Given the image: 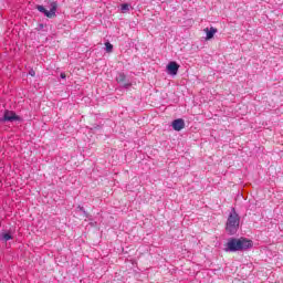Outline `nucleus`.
Masks as SVG:
<instances>
[{"instance_id": "nucleus-1", "label": "nucleus", "mask_w": 283, "mask_h": 283, "mask_svg": "<svg viewBox=\"0 0 283 283\" xmlns=\"http://www.w3.org/2000/svg\"><path fill=\"white\" fill-rule=\"evenodd\" d=\"M253 247V241L240 238H230L226 243L224 251L227 253H235L237 251H247V249H251Z\"/></svg>"}, {"instance_id": "nucleus-2", "label": "nucleus", "mask_w": 283, "mask_h": 283, "mask_svg": "<svg viewBox=\"0 0 283 283\" xmlns=\"http://www.w3.org/2000/svg\"><path fill=\"white\" fill-rule=\"evenodd\" d=\"M239 229H240V214L235 212V208H232L226 223V231L227 233H229V235H235Z\"/></svg>"}, {"instance_id": "nucleus-3", "label": "nucleus", "mask_w": 283, "mask_h": 283, "mask_svg": "<svg viewBox=\"0 0 283 283\" xmlns=\"http://www.w3.org/2000/svg\"><path fill=\"white\" fill-rule=\"evenodd\" d=\"M21 120H22L21 116L17 115L14 111L6 109L3 113V116L0 117V125H3L6 123H14V122L21 123Z\"/></svg>"}, {"instance_id": "nucleus-4", "label": "nucleus", "mask_w": 283, "mask_h": 283, "mask_svg": "<svg viewBox=\"0 0 283 283\" xmlns=\"http://www.w3.org/2000/svg\"><path fill=\"white\" fill-rule=\"evenodd\" d=\"M56 8H59V3H56L55 1L51 2V9L50 11H48V9H45V7L39 4L36 7V10L39 12H42V14H44L45 17H48V19H52V17L56 15Z\"/></svg>"}, {"instance_id": "nucleus-5", "label": "nucleus", "mask_w": 283, "mask_h": 283, "mask_svg": "<svg viewBox=\"0 0 283 283\" xmlns=\"http://www.w3.org/2000/svg\"><path fill=\"white\" fill-rule=\"evenodd\" d=\"M178 70H180V65H178L177 62H169L166 66V72L170 76H176V74H178Z\"/></svg>"}, {"instance_id": "nucleus-6", "label": "nucleus", "mask_w": 283, "mask_h": 283, "mask_svg": "<svg viewBox=\"0 0 283 283\" xmlns=\"http://www.w3.org/2000/svg\"><path fill=\"white\" fill-rule=\"evenodd\" d=\"M116 81L117 83H120V85H123V87H125L126 90L132 87V83H126L127 76H125V73H118L116 76Z\"/></svg>"}, {"instance_id": "nucleus-7", "label": "nucleus", "mask_w": 283, "mask_h": 283, "mask_svg": "<svg viewBox=\"0 0 283 283\" xmlns=\"http://www.w3.org/2000/svg\"><path fill=\"white\" fill-rule=\"evenodd\" d=\"M172 129H175V132H181V129H185V119L182 118H178L175 119L171 124Z\"/></svg>"}, {"instance_id": "nucleus-8", "label": "nucleus", "mask_w": 283, "mask_h": 283, "mask_svg": "<svg viewBox=\"0 0 283 283\" xmlns=\"http://www.w3.org/2000/svg\"><path fill=\"white\" fill-rule=\"evenodd\" d=\"M205 32L207 33V38L206 39L209 41V40L213 39L214 34L218 32V29H216L213 27H211L210 29L206 28Z\"/></svg>"}, {"instance_id": "nucleus-9", "label": "nucleus", "mask_w": 283, "mask_h": 283, "mask_svg": "<svg viewBox=\"0 0 283 283\" xmlns=\"http://www.w3.org/2000/svg\"><path fill=\"white\" fill-rule=\"evenodd\" d=\"M0 240H1L2 242H8V241H10V240H14V237H12V234H11L10 232H2V233L0 234Z\"/></svg>"}, {"instance_id": "nucleus-10", "label": "nucleus", "mask_w": 283, "mask_h": 283, "mask_svg": "<svg viewBox=\"0 0 283 283\" xmlns=\"http://www.w3.org/2000/svg\"><path fill=\"white\" fill-rule=\"evenodd\" d=\"M120 10H122V12L125 14V13L129 12V10H132V4H129V3H123V4L120 6Z\"/></svg>"}, {"instance_id": "nucleus-11", "label": "nucleus", "mask_w": 283, "mask_h": 283, "mask_svg": "<svg viewBox=\"0 0 283 283\" xmlns=\"http://www.w3.org/2000/svg\"><path fill=\"white\" fill-rule=\"evenodd\" d=\"M77 211H82V213L84 214V218H88V220H92V216H90V213H87V211H85V208L78 206L76 208Z\"/></svg>"}, {"instance_id": "nucleus-12", "label": "nucleus", "mask_w": 283, "mask_h": 283, "mask_svg": "<svg viewBox=\"0 0 283 283\" xmlns=\"http://www.w3.org/2000/svg\"><path fill=\"white\" fill-rule=\"evenodd\" d=\"M105 50H106V52L111 53V52L114 51V45L109 42H106L105 43Z\"/></svg>"}, {"instance_id": "nucleus-13", "label": "nucleus", "mask_w": 283, "mask_h": 283, "mask_svg": "<svg viewBox=\"0 0 283 283\" xmlns=\"http://www.w3.org/2000/svg\"><path fill=\"white\" fill-rule=\"evenodd\" d=\"M29 74H30V76H35V75H36V73L34 72V70H30V71H29Z\"/></svg>"}, {"instance_id": "nucleus-14", "label": "nucleus", "mask_w": 283, "mask_h": 283, "mask_svg": "<svg viewBox=\"0 0 283 283\" xmlns=\"http://www.w3.org/2000/svg\"><path fill=\"white\" fill-rule=\"evenodd\" d=\"M60 76H61V78H66L65 73H61Z\"/></svg>"}, {"instance_id": "nucleus-15", "label": "nucleus", "mask_w": 283, "mask_h": 283, "mask_svg": "<svg viewBox=\"0 0 283 283\" xmlns=\"http://www.w3.org/2000/svg\"><path fill=\"white\" fill-rule=\"evenodd\" d=\"M40 28H43V24H40Z\"/></svg>"}, {"instance_id": "nucleus-16", "label": "nucleus", "mask_w": 283, "mask_h": 283, "mask_svg": "<svg viewBox=\"0 0 283 283\" xmlns=\"http://www.w3.org/2000/svg\"><path fill=\"white\" fill-rule=\"evenodd\" d=\"M0 227H1V222H0Z\"/></svg>"}]
</instances>
